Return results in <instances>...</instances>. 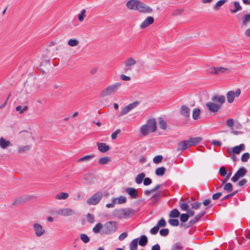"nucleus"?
<instances>
[{
  "label": "nucleus",
  "mask_w": 250,
  "mask_h": 250,
  "mask_svg": "<svg viewBox=\"0 0 250 250\" xmlns=\"http://www.w3.org/2000/svg\"><path fill=\"white\" fill-rule=\"evenodd\" d=\"M219 173L223 177L226 176L227 174V170L224 167H222L219 169Z\"/></svg>",
  "instance_id": "052dcab7"
},
{
  "label": "nucleus",
  "mask_w": 250,
  "mask_h": 250,
  "mask_svg": "<svg viewBox=\"0 0 250 250\" xmlns=\"http://www.w3.org/2000/svg\"><path fill=\"white\" fill-rule=\"evenodd\" d=\"M121 85V83H116L108 85L101 91L100 96L105 97L114 94L120 88Z\"/></svg>",
  "instance_id": "f03ea898"
},
{
  "label": "nucleus",
  "mask_w": 250,
  "mask_h": 250,
  "mask_svg": "<svg viewBox=\"0 0 250 250\" xmlns=\"http://www.w3.org/2000/svg\"><path fill=\"white\" fill-rule=\"evenodd\" d=\"M233 5L234 6V9H230V11L232 13H236L239 11H240L242 9V6L240 5V3L238 1H234L233 3Z\"/></svg>",
  "instance_id": "cd10ccee"
},
{
  "label": "nucleus",
  "mask_w": 250,
  "mask_h": 250,
  "mask_svg": "<svg viewBox=\"0 0 250 250\" xmlns=\"http://www.w3.org/2000/svg\"><path fill=\"white\" fill-rule=\"evenodd\" d=\"M167 225L166 222L165 220L162 218L158 222L157 224V226L158 227V228L160 227H165Z\"/></svg>",
  "instance_id": "5fc2aeb1"
},
{
  "label": "nucleus",
  "mask_w": 250,
  "mask_h": 250,
  "mask_svg": "<svg viewBox=\"0 0 250 250\" xmlns=\"http://www.w3.org/2000/svg\"><path fill=\"white\" fill-rule=\"evenodd\" d=\"M154 18L152 17H148L140 25V28L141 29H145L149 25L152 24L154 22Z\"/></svg>",
  "instance_id": "dca6fc26"
},
{
  "label": "nucleus",
  "mask_w": 250,
  "mask_h": 250,
  "mask_svg": "<svg viewBox=\"0 0 250 250\" xmlns=\"http://www.w3.org/2000/svg\"><path fill=\"white\" fill-rule=\"evenodd\" d=\"M145 174L144 173H141L138 174L135 178V182L137 184H140L142 183L143 180L145 177Z\"/></svg>",
  "instance_id": "c9c22d12"
},
{
  "label": "nucleus",
  "mask_w": 250,
  "mask_h": 250,
  "mask_svg": "<svg viewBox=\"0 0 250 250\" xmlns=\"http://www.w3.org/2000/svg\"><path fill=\"white\" fill-rule=\"evenodd\" d=\"M224 189L228 192H230L232 190V185L230 183L226 184L224 187Z\"/></svg>",
  "instance_id": "6e6d98bb"
},
{
  "label": "nucleus",
  "mask_w": 250,
  "mask_h": 250,
  "mask_svg": "<svg viewBox=\"0 0 250 250\" xmlns=\"http://www.w3.org/2000/svg\"><path fill=\"white\" fill-rule=\"evenodd\" d=\"M208 72L210 74L217 75V67H211L209 68Z\"/></svg>",
  "instance_id": "69168bd1"
},
{
  "label": "nucleus",
  "mask_w": 250,
  "mask_h": 250,
  "mask_svg": "<svg viewBox=\"0 0 250 250\" xmlns=\"http://www.w3.org/2000/svg\"><path fill=\"white\" fill-rule=\"evenodd\" d=\"M125 71L126 72L131 69V67L136 63V61L132 57L128 58L125 62Z\"/></svg>",
  "instance_id": "9d476101"
},
{
  "label": "nucleus",
  "mask_w": 250,
  "mask_h": 250,
  "mask_svg": "<svg viewBox=\"0 0 250 250\" xmlns=\"http://www.w3.org/2000/svg\"><path fill=\"white\" fill-rule=\"evenodd\" d=\"M166 171V168L163 167H160L156 168L155 170V174L157 176H162L164 175Z\"/></svg>",
  "instance_id": "4c0bfd02"
},
{
  "label": "nucleus",
  "mask_w": 250,
  "mask_h": 250,
  "mask_svg": "<svg viewBox=\"0 0 250 250\" xmlns=\"http://www.w3.org/2000/svg\"><path fill=\"white\" fill-rule=\"evenodd\" d=\"M94 157V155H86L83 157L79 159L77 161L78 162L88 161L92 159Z\"/></svg>",
  "instance_id": "a19ab883"
},
{
  "label": "nucleus",
  "mask_w": 250,
  "mask_h": 250,
  "mask_svg": "<svg viewBox=\"0 0 250 250\" xmlns=\"http://www.w3.org/2000/svg\"><path fill=\"white\" fill-rule=\"evenodd\" d=\"M241 27H246L250 24V13L243 15L239 18Z\"/></svg>",
  "instance_id": "0eeeda50"
},
{
  "label": "nucleus",
  "mask_w": 250,
  "mask_h": 250,
  "mask_svg": "<svg viewBox=\"0 0 250 250\" xmlns=\"http://www.w3.org/2000/svg\"><path fill=\"white\" fill-rule=\"evenodd\" d=\"M117 229L116 223L114 221H109L103 225L102 232L108 234L115 232Z\"/></svg>",
  "instance_id": "7ed1b4c3"
},
{
  "label": "nucleus",
  "mask_w": 250,
  "mask_h": 250,
  "mask_svg": "<svg viewBox=\"0 0 250 250\" xmlns=\"http://www.w3.org/2000/svg\"><path fill=\"white\" fill-rule=\"evenodd\" d=\"M228 71H229L228 68L223 67H217V75L221 73H226Z\"/></svg>",
  "instance_id": "49530a36"
},
{
  "label": "nucleus",
  "mask_w": 250,
  "mask_h": 250,
  "mask_svg": "<svg viewBox=\"0 0 250 250\" xmlns=\"http://www.w3.org/2000/svg\"><path fill=\"white\" fill-rule=\"evenodd\" d=\"M80 239L84 243H87L89 241V238L88 236L84 233H82L80 234Z\"/></svg>",
  "instance_id": "3c124183"
},
{
  "label": "nucleus",
  "mask_w": 250,
  "mask_h": 250,
  "mask_svg": "<svg viewBox=\"0 0 250 250\" xmlns=\"http://www.w3.org/2000/svg\"><path fill=\"white\" fill-rule=\"evenodd\" d=\"M158 119L159 121V124L160 128L162 129H166L167 127L166 122L164 121L161 117L159 118Z\"/></svg>",
  "instance_id": "37998d69"
},
{
  "label": "nucleus",
  "mask_w": 250,
  "mask_h": 250,
  "mask_svg": "<svg viewBox=\"0 0 250 250\" xmlns=\"http://www.w3.org/2000/svg\"><path fill=\"white\" fill-rule=\"evenodd\" d=\"M202 140V138L201 137H195V138H191L189 140H188V143H189L190 146H196L198 145Z\"/></svg>",
  "instance_id": "b1692460"
},
{
  "label": "nucleus",
  "mask_w": 250,
  "mask_h": 250,
  "mask_svg": "<svg viewBox=\"0 0 250 250\" xmlns=\"http://www.w3.org/2000/svg\"><path fill=\"white\" fill-rule=\"evenodd\" d=\"M226 102V97L223 95L215 94L211 98V101L207 102L205 105L208 110L214 114L222 108Z\"/></svg>",
  "instance_id": "f257e3e1"
},
{
  "label": "nucleus",
  "mask_w": 250,
  "mask_h": 250,
  "mask_svg": "<svg viewBox=\"0 0 250 250\" xmlns=\"http://www.w3.org/2000/svg\"><path fill=\"white\" fill-rule=\"evenodd\" d=\"M250 158V155L248 152L244 153L241 156V161L243 162H246Z\"/></svg>",
  "instance_id": "864d4df0"
},
{
  "label": "nucleus",
  "mask_w": 250,
  "mask_h": 250,
  "mask_svg": "<svg viewBox=\"0 0 250 250\" xmlns=\"http://www.w3.org/2000/svg\"><path fill=\"white\" fill-rule=\"evenodd\" d=\"M30 198L31 197L29 196L20 197L14 201L12 203V206L17 207L22 205L28 201Z\"/></svg>",
  "instance_id": "6e6552de"
},
{
  "label": "nucleus",
  "mask_w": 250,
  "mask_h": 250,
  "mask_svg": "<svg viewBox=\"0 0 250 250\" xmlns=\"http://www.w3.org/2000/svg\"><path fill=\"white\" fill-rule=\"evenodd\" d=\"M12 146V145L9 140H6L3 137L0 138V147L1 148L5 149Z\"/></svg>",
  "instance_id": "a211bd4d"
},
{
  "label": "nucleus",
  "mask_w": 250,
  "mask_h": 250,
  "mask_svg": "<svg viewBox=\"0 0 250 250\" xmlns=\"http://www.w3.org/2000/svg\"><path fill=\"white\" fill-rule=\"evenodd\" d=\"M247 172V170L244 167H240L231 178V181L233 182H237L240 177L245 176Z\"/></svg>",
  "instance_id": "39448f33"
},
{
  "label": "nucleus",
  "mask_w": 250,
  "mask_h": 250,
  "mask_svg": "<svg viewBox=\"0 0 250 250\" xmlns=\"http://www.w3.org/2000/svg\"><path fill=\"white\" fill-rule=\"evenodd\" d=\"M125 192L130 196L132 199H137L138 197V191L134 188H127Z\"/></svg>",
  "instance_id": "4468645a"
},
{
  "label": "nucleus",
  "mask_w": 250,
  "mask_h": 250,
  "mask_svg": "<svg viewBox=\"0 0 250 250\" xmlns=\"http://www.w3.org/2000/svg\"><path fill=\"white\" fill-rule=\"evenodd\" d=\"M113 199H114V202L115 201L116 204V203L119 204H124V203H125L126 201V198L125 197L122 196H121L118 198H114Z\"/></svg>",
  "instance_id": "58836bf2"
},
{
  "label": "nucleus",
  "mask_w": 250,
  "mask_h": 250,
  "mask_svg": "<svg viewBox=\"0 0 250 250\" xmlns=\"http://www.w3.org/2000/svg\"><path fill=\"white\" fill-rule=\"evenodd\" d=\"M201 114V110L198 108H194L193 110L192 118L194 120H197L199 119Z\"/></svg>",
  "instance_id": "72a5a7b5"
},
{
  "label": "nucleus",
  "mask_w": 250,
  "mask_h": 250,
  "mask_svg": "<svg viewBox=\"0 0 250 250\" xmlns=\"http://www.w3.org/2000/svg\"><path fill=\"white\" fill-rule=\"evenodd\" d=\"M111 161V158L108 156L101 158L99 160V163L101 165H106Z\"/></svg>",
  "instance_id": "e433bc0d"
},
{
  "label": "nucleus",
  "mask_w": 250,
  "mask_h": 250,
  "mask_svg": "<svg viewBox=\"0 0 250 250\" xmlns=\"http://www.w3.org/2000/svg\"><path fill=\"white\" fill-rule=\"evenodd\" d=\"M101 229H103V225L101 223H98L93 228V231L95 233L100 232Z\"/></svg>",
  "instance_id": "79ce46f5"
},
{
  "label": "nucleus",
  "mask_w": 250,
  "mask_h": 250,
  "mask_svg": "<svg viewBox=\"0 0 250 250\" xmlns=\"http://www.w3.org/2000/svg\"><path fill=\"white\" fill-rule=\"evenodd\" d=\"M28 109V107L27 106H25L24 107H22L21 106L19 105L16 107V110L17 111H19L20 114L23 113L25 111H27Z\"/></svg>",
  "instance_id": "de8ad7c7"
},
{
  "label": "nucleus",
  "mask_w": 250,
  "mask_h": 250,
  "mask_svg": "<svg viewBox=\"0 0 250 250\" xmlns=\"http://www.w3.org/2000/svg\"><path fill=\"white\" fill-rule=\"evenodd\" d=\"M159 228H158V227L156 225V226L154 227L153 228H152L150 230V233L152 234H156L157 233L158 230H159Z\"/></svg>",
  "instance_id": "774afa93"
},
{
  "label": "nucleus",
  "mask_w": 250,
  "mask_h": 250,
  "mask_svg": "<svg viewBox=\"0 0 250 250\" xmlns=\"http://www.w3.org/2000/svg\"><path fill=\"white\" fill-rule=\"evenodd\" d=\"M184 200L183 198H181L179 202V206L182 210L187 211L188 209L189 206L188 203L190 202L188 201L186 203H182V202Z\"/></svg>",
  "instance_id": "393cba45"
},
{
  "label": "nucleus",
  "mask_w": 250,
  "mask_h": 250,
  "mask_svg": "<svg viewBox=\"0 0 250 250\" xmlns=\"http://www.w3.org/2000/svg\"><path fill=\"white\" fill-rule=\"evenodd\" d=\"M181 213L177 208L172 209L169 213L170 218H176L180 217Z\"/></svg>",
  "instance_id": "a878e982"
},
{
  "label": "nucleus",
  "mask_w": 250,
  "mask_h": 250,
  "mask_svg": "<svg viewBox=\"0 0 250 250\" xmlns=\"http://www.w3.org/2000/svg\"><path fill=\"white\" fill-rule=\"evenodd\" d=\"M102 197V193L99 192H97L87 199V203L90 205H95L100 201Z\"/></svg>",
  "instance_id": "20e7f679"
},
{
  "label": "nucleus",
  "mask_w": 250,
  "mask_h": 250,
  "mask_svg": "<svg viewBox=\"0 0 250 250\" xmlns=\"http://www.w3.org/2000/svg\"><path fill=\"white\" fill-rule=\"evenodd\" d=\"M86 10L83 9L81 13L78 15V20L80 22L83 21L84 18L86 17L85 15Z\"/></svg>",
  "instance_id": "a18cd8bd"
},
{
  "label": "nucleus",
  "mask_w": 250,
  "mask_h": 250,
  "mask_svg": "<svg viewBox=\"0 0 250 250\" xmlns=\"http://www.w3.org/2000/svg\"><path fill=\"white\" fill-rule=\"evenodd\" d=\"M149 128L146 124L142 125L140 129V131L144 136L148 135L149 133Z\"/></svg>",
  "instance_id": "f704fd0d"
},
{
  "label": "nucleus",
  "mask_w": 250,
  "mask_h": 250,
  "mask_svg": "<svg viewBox=\"0 0 250 250\" xmlns=\"http://www.w3.org/2000/svg\"><path fill=\"white\" fill-rule=\"evenodd\" d=\"M121 132V130L119 129H117L115 131L112 133L111 135V139L115 140L117 138L118 135Z\"/></svg>",
  "instance_id": "0e129e2a"
},
{
  "label": "nucleus",
  "mask_w": 250,
  "mask_h": 250,
  "mask_svg": "<svg viewBox=\"0 0 250 250\" xmlns=\"http://www.w3.org/2000/svg\"><path fill=\"white\" fill-rule=\"evenodd\" d=\"M123 208L120 209H116L113 212L114 216H116L119 219L124 218Z\"/></svg>",
  "instance_id": "2f4dec72"
},
{
  "label": "nucleus",
  "mask_w": 250,
  "mask_h": 250,
  "mask_svg": "<svg viewBox=\"0 0 250 250\" xmlns=\"http://www.w3.org/2000/svg\"><path fill=\"white\" fill-rule=\"evenodd\" d=\"M226 98L227 100V102L229 103H232L233 102L234 100V91H229L227 92L226 94Z\"/></svg>",
  "instance_id": "4be33fe9"
},
{
  "label": "nucleus",
  "mask_w": 250,
  "mask_h": 250,
  "mask_svg": "<svg viewBox=\"0 0 250 250\" xmlns=\"http://www.w3.org/2000/svg\"><path fill=\"white\" fill-rule=\"evenodd\" d=\"M69 197V194L66 192H60L55 196L56 199L58 200H65Z\"/></svg>",
  "instance_id": "c85d7f7f"
},
{
  "label": "nucleus",
  "mask_w": 250,
  "mask_h": 250,
  "mask_svg": "<svg viewBox=\"0 0 250 250\" xmlns=\"http://www.w3.org/2000/svg\"><path fill=\"white\" fill-rule=\"evenodd\" d=\"M97 146L99 150L103 153H105L110 149V147L105 143H97Z\"/></svg>",
  "instance_id": "6ab92c4d"
},
{
  "label": "nucleus",
  "mask_w": 250,
  "mask_h": 250,
  "mask_svg": "<svg viewBox=\"0 0 250 250\" xmlns=\"http://www.w3.org/2000/svg\"><path fill=\"white\" fill-rule=\"evenodd\" d=\"M58 214L62 216H71L75 214L76 212L70 208H64L57 211Z\"/></svg>",
  "instance_id": "9b49d317"
},
{
  "label": "nucleus",
  "mask_w": 250,
  "mask_h": 250,
  "mask_svg": "<svg viewBox=\"0 0 250 250\" xmlns=\"http://www.w3.org/2000/svg\"><path fill=\"white\" fill-rule=\"evenodd\" d=\"M168 223L172 226L177 227L179 225V221L177 219L171 218L168 221Z\"/></svg>",
  "instance_id": "ea45409f"
},
{
  "label": "nucleus",
  "mask_w": 250,
  "mask_h": 250,
  "mask_svg": "<svg viewBox=\"0 0 250 250\" xmlns=\"http://www.w3.org/2000/svg\"><path fill=\"white\" fill-rule=\"evenodd\" d=\"M180 113L186 118H189L190 116V109L187 105H183L181 107Z\"/></svg>",
  "instance_id": "f3484780"
},
{
  "label": "nucleus",
  "mask_w": 250,
  "mask_h": 250,
  "mask_svg": "<svg viewBox=\"0 0 250 250\" xmlns=\"http://www.w3.org/2000/svg\"><path fill=\"white\" fill-rule=\"evenodd\" d=\"M205 213L206 211H203L199 213L193 219H191L189 221V224L190 225L195 224L200 220L202 217H203L205 214Z\"/></svg>",
  "instance_id": "5701e85b"
},
{
  "label": "nucleus",
  "mask_w": 250,
  "mask_h": 250,
  "mask_svg": "<svg viewBox=\"0 0 250 250\" xmlns=\"http://www.w3.org/2000/svg\"><path fill=\"white\" fill-rule=\"evenodd\" d=\"M68 44L71 47L77 46L79 44V41L77 39H70L68 41Z\"/></svg>",
  "instance_id": "c03bdc74"
},
{
  "label": "nucleus",
  "mask_w": 250,
  "mask_h": 250,
  "mask_svg": "<svg viewBox=\"0 0 250 250\" xmlns=\"http://www.w3.org/2000/svg\"><path fill=\"white\" fill-rule=\"evenodd\" d=\"M139 104V102L137 101H136L129 104H128L127 106V108L130 111L131 110L133 109L134 108L136 107Z\"/></svg>",
  "instance_id": "09e8293b"
},
{
  "label": "nucleus",
  "mask_w": 250,
  "mask_h": 250,
  "mask_svg": "<svg viewBox=\"0 0 250 250\" xmlns=\"http://www.w3.org/2000/svg\"><path fill=\"white\" fill-rule=\"evenodd\" d=\"M190 144L188 140L183 141L180 142L177 147V150L180 151L181 153L186 149L190 147Z\"/></svg>",
  "instance_id": "f8f14e48"
},
{
  "label": "nucleus",
  "mask_w": 250,
  "mask_h": 250,
  "mask_svg": "<svg viewBox=\"0 0 250 250\" xmlns=\"http://www.w3.org/2000/svg\"><path fill=\"white\" fill-rule=\"evenodd\" d=\"M228 0H220L217 1L213 6V9L215 11H218L225 3L227 2Z\"/></svg>",
  "instance_id": "473e14b6"
},
{
  "label": "nucleus",
  "mask_w": 250,
  "mask_h": 250,
  "mask_svg": "<svg viewBox=\"0 0 250 250\" xmlns=\"http://www.w3.org/2000/svg\"><path fill=\"white\" fill-rule=\"evenodd\" d=\"M129 112V111L128 109V108H127V107L125 106L122 109L121 112L120 113V114L118 115V117H121V116H123L124 115L127 114Z\"/></svg>",
  "instance_id": "e2e57ef3"
},
{
  "label": "nucleus",
  "mask_w": 250,
  "mask_h": 250,
  "mask_svg": "<svg viewBox=\"0 0 250 250\" xmlns=\"http://www.w3.org/2000/svg\"><path fill=\"white\" fill-rule=\"evenodd\" d=\"M147 242L148 239L147 237L145 235H143L140 237V240L138 243L140 246L144 247L147 244Z\"/></svg>",
  "instance_id": "7c9ffc66"
},
{
  "label": "nucleus",
  "mask_w": 250,
  "mask_h": 250,
  "mask_svg": "<svg viewBox=\"0 0 250 250\" xmlns=\"http://www.w3.org/2000/svg\"><path fill=\"white\" fill-rule=\"evenodd\" d=\"M180 218L181 222L185 223L188 220L189 217L187 213H182L180 214Z\"/></svg>",
  "instance_id": "603ef678"
},
{
  "label": "nucleus",
  "mask_w": 250,
  "mask_h": 250,
  "mask_svg": "<svg viewBox=\"0 0 250 250\" xmlns=\"http://www.w3.org/2000/svg\"><path fill=\"white\" fill-rule=\"evenodd\" d=\"M139 2L138 0H129L126 2V6L129 9L137 10Z\"/></svg>",
  "instance_id": "ddd939ff"
},
{
  "label": "nucleus",
  "mask_w": 250,
  "mask_h": 250,
  "mask_svg": "<svg viewBox=\"0 0 250 250\" xmlns=\"http://www.w3.org/2000/svg\"><path fill=\"white\" fill-rule=\"evenodd\" d=\"M31 147V145H25L24 146H19L18 148V151L20 153H23L29 151Z\"/></svg>",
  "instance_id": "bb28decb"
},
{
  "label": "nucleus",
  "mask_w": 250,
  "mask_h": 250,
  "mask_svg": "<svg viewBox=\"0 0 250 250\" xmlns=\"http://www.w3.org/2000/svg\"><path fill=\"white\" fill-rule=\"evenodd\" d=\"M244 149L245 145L244 144H240L239 146L233 147L231 152L234 154H239L241 151Z\"/></svg>",
  "instance_id": "412c9836"
},
{
  "label": "nucleus",
  "mask_w": 250,
  "mask_h": 250,
  "mask_svg": "<svg viewBox=\"0 0 250 250\" xmlns=\"http://www.w3.org/2000/svg\"><path fill=\"white\" fill-rule=\"evenodd\" d=\"M183 246L181 243L177 242L175 243L172 248V250H183Z\"/></svg>",
  "instance_id": "8fccbe9b"
},
{
  "label": "nucleus",
  "mask_w": 250,
  "mask_h": 250,
  "mask_svg": "<svg viewBox=\"0 0 250 250\" xmlns=\"http://www.w3.org/2000/svg\"><path fill=\"white\" fill-rule=\"evenodd\" d=\"M146 125L149 128L150 132H154L156 131V122L154 119H151L148 120Z\"/></svg>",
  "instance_id": "2eb2a0df"
},
{
  "label": "nucleus",
  "mask_w": 250,
  "mask_h": 250,
  "mask_svg": "<svg viewBox=\"0 0 250 250\" xmlns=\"http://www.w3.org/2000/svg\"><path fill=\"white\" fill-rule=\"evenodd\" d=\"M151 183L152 180L150 178L146 177L144 179V185L145 186H148L150 185Z\"/></svg>",
  "instance_id": "338daca9"
},
{
  "label": "nucleus",
  "mask_w": 250,
  "mask_h": 250,
  "mask_svg": "<svg viewBox=\"0 0 250 250\" xmlns=\"http://www.w3.org/2000/svg\"><path fill=\"white\" fill-rule=\"evenodd\" d=\"M123 211L124 218L132 217L136 212L135 210L129 208H123Z\"/></svg>",
  "instance_id": "aec40b11"
},
{
  "label": "nucleus",
  "mask_w": 250,
  "mask_h": 250,
  "mask_svg": "<svg viewBox=\"0 0 250 250\" xmlns=\"http://www.w3.org/2000/svg\"><path fill=\"white\" fill-rule=\"evenodd\" d=\"M33 228L37 237H40L45 233V230L39 223H34Z\"/></svg>",
  "instance_id": "423d86ee"
},
{
  "label": "nucleus",
  "mask_w": 250,
  "mask_h": 250,
  "mask_svg": "<svg viewBox=\"0 0 250 250\" xmlns=\"http://www.w3.org/2000/svg\"><path fill=\"white\" fill-rule=\"evenodd\" d=\"M138 6L137 10L141 13H151L153 11L152 8L140 1Z\"/></svg>",
  "instance_id": "1a4fd4ad"
},
{
  "label": "nucleus",
  "mask_w": 250,
  "mask_h": 250,
  "mask_svg": "<svg viewBox=\"0 0 250 250\" xmlns=\"http://www.w3.org/2000/svg\"><path fill=\"white\" fill-rule=\"evenodd\" d=\"M169 229H163L160 230V234L163 236H166L168 234Z\"/></svg>",
  "instance_id": "680f3d73"
},
{
  "label": "nucleus",
  "mask_w": 250,
  "mask_h": 250,
  "mask_svg": "<svg viewBox=\"0 0 250 250\" xmlns=\"http://www.w3.org/2000/svg\"><path fill=\"white\" fill-rule=\"evenodd\" d=\"M163 160V156L159 155H157L153 159V161L155 164H158L161 163Z\"/></svg>",
  "instance_id": "4d7b16f0"
},
{
  "label": "nucleus",
  "mask_w": 250,
  "mask_h": 250,
  "mask_svg": "<svg viewBox=\"0 0 250 250\" xmlns=\"http://www.w3.org/2000/svg\"><path fill=\"white\" fill-rule=\"evenodd\" d=\"M138 239L139 238H136L131 242L129 245L130 250H137Z\"/></svg>",
  "instance_id": "c756f323"
},
{
  "label": "nucleus",
  "mask_w": 250,
  "mask_h": 250,
  "mask_svg": "<svg viewBox=\"0 0 250 250\" xmlns=\"http://www.w3.org/2000/svg\"><path fill=\"white\" fill-rule=\"evenodd\" d=\"M184 9H177L174 10L172 12V15L173 16H176L179 15L184 11Z\"/></svg>",
  "instance_id": "bf43d9fd"
},
{
  "label": "nucleus",
  "mask_w": 250,
  "mask_h": 250,
  "mask_svg": "<svg viewBox=\"0 0 250 250\" xmlns=\"http://www.w3.org/2000/svg\"><path fill=\"white\" fill-rule=\"evenodd\" d=\"M201 205H202L201 202H196L191 203L190 205L191 206L192 208L194 209H197L200 207Z\"/></svg>",
  "instance_id": "13d9d810"
}]
</instances>
